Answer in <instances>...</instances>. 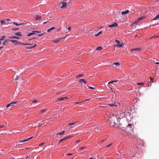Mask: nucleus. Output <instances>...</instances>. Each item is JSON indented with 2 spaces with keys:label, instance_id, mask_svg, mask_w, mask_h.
Wrapping results in <instances>:
<instances>
[{
  "label": "nucleus",
  "instance_id": "49",
  "mask_svg": "<svg viewBox=\"0 0 159 159\" xmlns=\"http://www.w3.org/2000/svg\"><path fill=\"white\" fill-rule=\"evenodd\" d=\"M68 155V156H70V155H73V154L72 153H68L67 154Z\"/></svg>",
  "mask_w": 159,
  "mask_h": 159
},
{
  "label": "nucleus",
  "instance_id": "54",
  "mask_svg": "<svg viewBox=\"0 0 159 159\" xmlns=\"http://www.w3.org/2000/svg\"><path fill=\"white\" fill-rule=\"evenodd\" d=\"M62 141H63V140H62V139H61L60 140V141H59V143H61V142H62Z\"/></svg>",
  "mask_w": 159,
  "mask_h": 159
},
{
  "label": "nucleus",
  "instance_id": "64",
  "mask_svg": "<svg viewBox=\"0 0 159 159\" xmlns=\"http://www.w3.org/2000/svg\"><path fill=\"white\" fill-rule=\"evenodd\" d=\"M89 159H93V158L92 157H90V158H89Z\"/></svg>",
  "mask_w": 159,
  "mask_h": 159
},
{
  "label": "nucleus",
  "instance_id": "26",
  "mask_svg": "<svg viewBox=\"0 0 159 159\" xmlns=\"http://www.w3.org/2000/svg\"><path fill=\"white\" fill-rule=\"evenodd\" d=\"M102 33V31H100L98 34H95V35L96 36H98L99 35H100Z\"/></svg>",
  "mask_w": 159,
  "mask_h": 159
},
{
  "label": "nucleus",
  "instance_id": "62",
  "mask_svg": "<svg viewBox=\"0 0 159 159\" xmlns=\"http://www.w3.org/2000/svg\"><path fill=\"white\" fill-rule=\"evenodd\" d=\"M90 100V99H87L86 100H85L84 101H88V100Z\"/></svg>",
  "mask_w": 159,
  "mask_h": 159
},
{
  "label": "nucleus",
  "instance_id": "57",
  "mask_svg": "<svg viewBox=\"0 0 159 159\" xmlns=\"http://www.w3.org/2000/svg\"><path fill=\"white\" fill-rule=\"evenodd\" d=\"M113 82H116L118 81V80H113Z\"/></svg>",
  "mask_w": 159,
  "mask_h": 159
},
{
  "label": "nucleus",
  "instance_id": "30",
  "mask_svg": "<svg viewBox=\"0 0 159 159\" xmlns=\"http://www.w3.org/2000/svg\"><path fill=\"white\" fill-rule=\"evenodd\" d=\"M83 76V75L82 74H79V75H78L77 76V77L78 78V77H81L82 76Z\"/></svg>",
  "mask_w": 159,
  "mask_h": 159
},
{
  "label": "nucleus",
  "instance_id": "28",
  "mask_svg": "<svg viewBox=\"0 0 159 159\" xmlns=\"http://www.w3.org/2000/svg\"><path fill=\"white\" fill-rule=\"evenodd\" d=\"M1 24L2 25L3 24H5V20H1Z\"/></svg>",
  "mask_w": 159,
  "mask_h": 159
},
{
  "label": "nucleus",
  "instance_id": "6",
  "mask_svg": "<svg viewBox=\"0 0 159 159\" xmlns=\"http://www.w3.org/2000/svg\"><path fill=\"white\" fill-rule=\"evenodd\" d=\"M118 25L117 24L116 22H114L111 25H109L108 27L110 28H112Z\"/></svg>",
  "mask_w": 159,
  "mask_h": 159
},
{
  "label": "nucleus",
  "instance_id": "20",
  "mask_svg": "<svg viewBox=\"0 0 159 159\" xmlns=\"http://www.w3.org/2000/svg\"><path fill=\"white\" fill-rule=\"evenodd\" d=\"M36 45H37L36 44H35L34 46H31V47H28V48L26 47V48L27 49H31L35 47L36 46Z\"/></svg>",
  "mask_w": 159,
  "mask_h": 159
},
{
  "label": "nucleus",
  "instance_id": "3",
  "mask_svg": "<svg viewBox=\"0 0 159 159\" xmlns=\"http://www.w3.org/2000/svg\"><path fill=\"white\" fill-rule=\"evenodd\" d=\"M141 48H139L131 49V51L132 52H138L141 51Z\"/></svg>",
  "mask_w": 159,
  "mask_h": 159
},
{
  "label": "nucleus",
  "instance_id": "7",
  "mask_svg": "<svg viewBox=\"0 0 159 159\" xmlns=\"http://www.w3.org/2000/svg\"><path fill=\"white\" fill-rule=\"evenodd\" d=\"M9 41L12 42L13 43H15L16 44L17 43L20 44L21 42H18L17 40H10Z\"/></svg>",
  "mask_w": 159,
  "mask_h": 159
},
{
  "label": "nucleus",
  "instance_id": "4",
  "mask_svg": "<svg viewBox=\"0 0 159 159\" xmlns=\"http://www.w3.org/2000/svg\"><path fill=\"white\" fill-rule=\"evenodd\" d=\"M144 18V17H143V16H141V17H139L138 18V19H137V20L135 21L134 23L136 24V25H137L139 22V21L143 20V19Z\"/></svg>",
  "mask_w": 159,
  "mask_h": 159
},
{
  "label": "nucleus",
  "instance_id": "46",
  "mask_svg": "<svg viewBox=\"0 0 159 159\" xmlns=\"http://www.w3.org/2000/svg\"><path fill=\"white\" fill-rule=\"evenodd\" d=\"M44 144V143H42L39 144V146H41Z\"/></svg>",
  "mask_w": 159,
  "mask_h": 159
},
{
  "label": "nucleus",
  "instance_id": "55",
  "mask_svg": "<svg viewBox=\"0 0 159 159\" xmlns=\"http://www.w3.org/2000/svg\"><path fill=\"white\" fill-rule=\"evenodd\" d=\"M33 137H30V138H29L28 139H28V140H29L30 139H31Z\"/></svg>",
  "mask_w": 159,
  "mask_h": 159
},
{
  "label": "nucleus",
  "instance_id": "5",
  "mask_svg": "<svg viewBox=\"0 0 159 159\" xmlns=\"http://www.w3.org/2000/svg\"><path fill=\"white\" fill-rule=\"evenodd\" d=\"M16 102H17L16 101L12 102L11 103L7 105L6 106V107L7 108L10 107H12L14 105V104H16Z\"/></svg>",
  "mask_w": 159,
  "mask_h": 159
},
{
  "label": "nucleus",
  "instance_id": "32",
  "mask_svg": "<svg viewBox=\"0 0 159 159\" xmlns=\"http://www.w3.org/2000/svg\"><path fill=\"white\" fill-rule=\"evenodd\" d=\"M144 84L143 83H137V85H143Z\"/></svg>",
  "mask_w": 159,
  "mask_h": 159
},
{
  "label": "nucleus",
  "instance_id": "14",
  "mask_svg": "<svg viewBox=\"0 0 159 159\" xmlns=\"http://www.w3.org/2000/svg\"><path fill=\"white\" fill-rule=\"evenodd\" d=\"M129 12V11L128 10H126L125 11H122L121 12V14L122 15H124L125 14H126L128 13Z\"/></svg>",
  "mask_w": 159,
  "mask_h": 159
},
{
  "label": "nucleus",
  "instance_id": "43",
  "mask_svg": "<svg viewBox=\"0 0 159 159\" xmlns=\"http://www.w3.org/2000/svg\"><path fill=\"white\" fill-rule=\"evenodd\" d=\"M44 34V33H43L41 34H39L38 35V36H42Z\"/></svg>",
  "mask_w": 159,
  "mask_h": 159
},
{
  "label": "nucleus",
  "instance_id": "29",
  "mask_svg": "<svg viewBox=\"0 0 159 159\" xmlns=\"http://www.w3.org/2000/svg\"><path fill=\"white\" fill-rule=\"evenodd\" d=\"M65 131H62V132L58 133V134L59 135L63 134L65 133Z\"/></svg>",
  "mask_w": 159,
  "mask_h": 159
},
{
  "label": "nucleus",
  "instance_id": "19",
  "mask_svg": "<svg viewBox=\"0 0 159 159\" xmlns=\"http://www.w3.org/2000/svg\"><path fill=\"white\" fill-rule=\"evenodd\" d=\"M34 34H35V32H34V31H33L32 32L29 34H28V35H27V36H31L32 35H33Z\"/></svg>",
  "mask_w": 159,
  "mask_h": 159
},
{
  "label": "nucleus",
  "instance_id": "61",
  "mask_svg": "<svg viewBox=\"0 0 159 159\" xmlns=\"http://www.w3.org/2000/svg\"><path fill=\"white\" fill-rule=\"evenodd\" d=\"M85 148V147H82V148H80V149H83V148Z\"/></svg>",
  "mask_w": 159,
  "mask_h": 159
},
{
  "label": "nucleus",
  "instance_id": "44",
  "mask_svg": "<svg viewBox=\"0 0 159 159\" xmlns=\"http://www.w3.org/2000/svg\"><path fill=\"white\" fill-rule=\"evenodd\" d=\"M89 88L90 89H94V88L93 87H91V86L89 87Z\"/></svg>",
  "mask_w": 159,
  "mask_h": 159
},
{
  "label": "nucleus",
  "instance_id": "58",
  "mask_svg": "<svg viewBox=\"0 0 159 159\" xmlns=\"http://www.w3.org/2000/svg\"><path fill=\"white\" fill-rule=\"evenodd\" d=\"M48 22V21H46V22H44L43 23L44 24H46V23H47Z\"/></svg>",
  "mask_w": 159,
  "mask_h": 159
},
{
  "label": "nucleus",
  "instance_id": "63",
  "mask_svg": "<svg viewBox=\"0 0 159 159\" xmlns=\"http://www.w3.org/2000/svg\"><path fill=\"white\" fill-rule=\"evenodd\" d=\"M18 145H21V143H18Z\"/></svg>",
  "mask_w": 159,
  "mask_h": 159
},
{
  "label": "nucleus",
  "instance_id": "45",
  "mask_svg": "<svg viewBox=\"0 0 159 159\" xmlns=\"http://www.w3.org/2000/svg\"><path fill=\"white\" fill-rule=\"evenodd\" d=\"M113 83V81H111L109 82L108 83V84H111V83Z\"/></svg>",
  "mask_w": 159,
  "mask_h": 159
},
{
  "label": "nucleus",
  "instance_id": "8",
  "mask_svg": "<svg viewBox=\"0 0 159 159\" xmlns=\"http://www.w3.org/2000/svg\"><path fill=\"white\" fill-rule=\"evenodd\" d=\"M108 105L111 107H116L118 106L117 105L115 104V102H114L113 103L108 104Z\"/></svg>",
  "mask_w": 159,
  "mask_h": 159
},
{
  "label": "nucleus",
  "instance_id": "1",
  "mask_svg": "<svg viewBox=\"0 0 159 159\" xmlns=\"http://www.w3.org/2000/svg\"><path fill=\"white\" fill-rule=\"evenodd\" d=\"M111 125L115 127H118L119 125L118 119L116 118H111L110 120Z\"/></svg>",
  "mask_w": 159,
  "mask_h": 159
},
{
  "label": "nucleus",
  "instance_id": "40",
  "mask_svg": "<svg viewBox=\"0 0 159 159\" xmlns=\"http://www.w3.org/2000/svg\"><path fill=\"white\" fill-rule=\"evenodd\" d=\"M13 24H14V25H19V24H17V23H16L15 22H13Z\"/></svg>",
  "mask_w": 159,
  "mask_h": 159
},
{
  "label": "nucleus",
  "instance_id": "24",
  "mask_svg": "<svg viewBox=\"0 0 159 159\" xmlns=\"http://www.w3.org/2000/svg\"><path fill=\"white\" fill-rule=\"evenodd\" d=\"M28 141V139H24L23 140H22L21 141H20L18 142V143H22L25 142H26Z\"/></svg>",
  "mask_w": 159,
  "mask_h": 159
},
{
  "label": "nucleus",
  "instance_id": "18",
  "mask_svg": "<svg viewBox=\"0 0 159 159\" xmlns=\"http://www.w3.org/2000/svg\"><path fill=\"white\" fill-rule=\"evenodd\" d=\"M41 18V16H37L36 17L35 20H40Z\"/></svg>",
  "mask_w": 159,
  "mask_h": 159
},
{
  "label": "nucleus",
  "instance_id": "10",
  "mask_svg": "<svg viewBox=\"0 0 159 159\" xmlns=\"http://www.w3.org/2000/svg\"><path fill=\"white\" fill-rule=\"evenodd\" d=\"M9 40H10L9 39H6L2 43V44L4 45H7L8 44V41H9Z\"/></svg>",
  "mask_w": 159,
  "mask_h": 159
},
{
  "label": "nucleus",
  "instance_id": "22",
  "mask_svg": "<svg viewBox=\"0 0 159 159\" xmlns=\"http://www.w3.org/2000/svg\"><path fill=\"white\" fill-rule=\"evenodd\" d=\"M77 122H74L72 123H70L68 124V125H67V126H69V125H74Z\"/></svg>",
  "mask_w": 159,
  "mask_h": 159
},
{
  "label": "nucleus",
  "instance_id": "27",
  "mask_svg": "<svg viewBox=\"0 0 159 159\" xmlns=\"http://www.w3.org/2000/svg\"><path fill=\"white\" fill-rule=\"evenodd\" d=\"M5 36H2L0 39V41L2 40L5 38Z\"/></svg>",
  "mask_w": 159,
  "mask_h": 159
},
{
  "label": "nucleus",
  "instance_id": "25",
  "mask_svg": "<svg viewBox=\"0 0 159 159\" xmlns=\"http://www.w3.org/2000/svg\"><path fill=\"white\" fill-rule=\"evenodd\" d=\"M113 64H114L115 66H119L120 65V63L119 62L114 63Z\"/></svg>",
  "mask_w": 159,
  "mask_h": 159
},
{
  "label": "nucleus",
  "instance_id": "2",
  "mask_svg": "<svg viewBox=\"0 0 159 159\" xmlns=\"http://www.w3.org/2000/svg\"><path fill=\"white\" fill-rule=\"evenodd\" d=\"M67 1V0H65L64 1L60 3V5H62L61 7V8H64L66 7L67 3L66 2H65V1L66 2Z\"/></svg>",
  "mask_w": 159,
  "mask_h": 159
},
{
  "label": "nucleus",
  "instance_id": "41",
  "mask_svg": "<svg viewBox=\"0 0 159 159\" xmlns=\"http://www.w3.org/2000/svg\"><path fill=\"white\" fill-rule=\"evenodd\" d=\"M73 136L71 135H70V136H69L67 137H66V138H67V139H68L69 138H71Z\"/></svg>",
  "mask_w": 159,
  "mask_h": 159
},
{
  "label": "nucleus",
  "instance_id": "48",
  "mask_svg": "<svg viewBox=\"0 0 159 159\" xmlns=\"http://www.w3.org/2000/svg\"><path fill=\"white\" fill-rule=\"evenodd\" d=\"M26 23H20V24H19V25H25V24Z\"/></svg>",
  "mask_w": 159,
  "mask_h": 159
},
{
  "label": "nucleus",
  "instance_id": "21",
  "mask_svg": "<svg viewBox=\"0 0 159 159\" xmlns=\"http://www.w3.org/2000/svg\"><path fill=\"white\" fill-rule=\"evenodd\" d=\"M55 27H52L51 28L49 29L48 31H47V32H50L52 30H54V29H55Z\"/></svg>",
  "mask_w": 159,
  "mask_h": 159
},
{
  "label": "nucleus",
  "instance_id": "38",
  "mask_svg": "<svg viewBox=\"0 0 159 159\" xmlns=\"http://www.w3.org/2000/svg\"><path fill=\"white\" fill-rule=\"evenodd\" d=\"M67 138H66V137L65 138H64L62 139L63 141L65 140H67Z\"/></svg>",
  "mask_w": 159,
  "mask_h": 159
},
{
  "label": "nucleus",
  "instance_id": "35",
  "mask_svg": "<svg viewBox=\"0 0 159 159\" xmlns=\"http://www.w3.org/2000/svg\"><path fill=\"white\" fill-rule=\"evenodd\" d=\"M34 32L35 33H41V31H34Z\"/></svg>",
  "mask_w": 159,
  "mask_h": 159
},
{
  "label": "nucleus",
  "instance_id": "50",
  "mask_svg": "<svg viewBox=\"0 0 159 159\" xmlns=\"http://www.w3.org/2000/svg\"><path fill=\"white\" fill-rule=\"evenodd\" d=\"M4 127V126L3 125H0V128H2Z\"/></svg>",
  "mask_w": 159,
  "mask_h": 159
},
{
  "label": "nucleus",
  "instance_id": "53",
  "mask_svg": "<svg viewBox=\"0 0 159 159\" xmlns=\"http://www.w3.org/2000/svg\"><path fill=\"white\" fill-rule=\"evenodd\" d=\"M80 140H78V141H76L75 142V143H78V142H80Z\"/></svg>",
  "mask_w": 159,
  "mask_h": 159
},
{
  "label": "nucleus",
  "instance_id": "23",
  "mask_svg": "<svg viewBox=\"0 0 159 159\" xmlns=\"http://www.w3.org/2000/svg\"><path fill=\"white\" fill-rule=\"evenodd\" d=\"M102 47L101 46H99V47H98L96 49V50H102Z\"/></svg>",
  "mask_w": 159,
  "mask_h": 159
},
{
  "label": "nucleus",
  "instance_id": "59",
  "mask_svg": "<svg viewBox=\"0 0 159 159\" xmlns=\"http://www.w3.org/2000/svg\"><path fill=\"white\" fill-rule=\"evenodd\" d=\"M156 64H159V62H157L155 63Z\"/></svg>",
  "mask_w": 159,
  "mask_h": 159
},
{
  "label": "nucleus",
  "instance_id": "42",
  "mask_svg": "<svg viewBox=\"0 0 159 159\" xmlns=\"http://www.w3.org/2000/svg\"><path fill=\"white\" fill-rule=\"evenodd\" d=\"M19 28H16V29H15V28H13L12 29V30H19Z\"/></svg>",
  "mask_w": 159,
  "mask_h": 159
},
{
  "label": "nucleus",
  "instance_id": "47",
  "mask_svg": "<svg viewBox=\"0 0 159 159\" xmlns=\"http://www.w3.org/2000/svg\"><path fill=\"white\" fill-rule=\"evenodd\" d=\"M112 143H111V144H110L109 145H107V146L106 147H107H107H108L112 145Z\"/></svg>",
  "mask_w": 159,
  "mask_h": 159
},
{
  "label": "nucleus",
  "instance_id": "56",
  "mask_svg": "<svg viewBox=\"0 0 159 159\" xmlns=\"http://www.w3.org/2000/svg\"><path fill=\"white\" fill-rule=\"evenodd\" d=\"M33 137H30V138H29L28 139H28V140H29L30 139H31Z\"/></svg>",
  "mask_w": 159,
  "mask_h": 159
},
{
  "label": "nucleus",
  "instance_id": "51",
  "mask_svg": "<svg viewBox=\"0 0 159 159\" xmlns=\"http://www.w3.org/2000/svg\"><path fill=\"white\" fill-rule=\"evenodd\" d=\"M158 37L157 36H152V39L154 38H156V37Z\"/></svg>",
  "mask_w": 159,
  "mask_h": 159
},
{
  "label": "nucleus",
  "instance_id": "12",
  "mask_svg": "<svg viewBox=\"0 0 159 159\" xmlns=\"http://www.w3.org/2000/svg\"><path fill=\"white\" fill-rule=\"evenodd\" d=\"M68 98L67 97H63V98H58V101H61L65 99H68Z\"/></svg>",
  "mask_w": 159,
  "mask_h": 159
},
{
  "label": "nucleus",
  "instance_id": "39",
  "mask_svg": "<svg viewBox=\"0 0 159 159\" xmlns=\"http://www.w3.org/2000/svg\"><path fill=\"white\" fill-rule=\"evenodd\" d=\"M37 102V100H33L32 101V102L33 103H35V102Z\"/></svg>",
  "mask_w": 159,
  "mask_h": 159
},
{
  "label": "nucleus",
  "instance_id": "11",
  "mask_svg": "<svg viewBox=\"0 0 159 159\" xmlns=\"http://www.w3.org/2000/svg\"><path fill=\"white\" fill-rule=\"evenodd\" d=\"M124 43H119L118 44L116 45V46H118L119 47L122 48L124 46Z\"/></svg>",
  "mask_w": 159,
  "mask_h": 159
},
{
  "label": "nucleus",
  "instance_id": "37",
  "mask_svg": "<svg viewBox=\"0 0 159 159\" xmlns=\"http://www.w3.org/2000/svg\"><path fill=\"white\" fill-rule=\"evenodd\" d=\"M20 44H24V45H31V44H29L28 43H25L24 44V43H21Z\"/></svg>",
  "mask_w": 159,
  "mask_h": 159
},
{
  "label": "nucleus",
  "instance_id": "15",
  "mask_svg": "<svg viewBox=\"0 0 159 159\" xmlns=\"http://www.w3.org/2000/svg\"><path fill=\"white\" fill-rule=\"evenodd\" d=\"M61 40V39L60 38H58L57 39H55L54 40H53L52 41L54 43H57L59 41H60Z\"/></svg>",
  "mask_w": 159,
  "mask_h": 159
},
{
  "label": "nucleus",
  "instance_id": "13",
  "mask_svg": "<svg viewBox=\"0 0 159 159\" xmlns=\"http://www.w3.org/2000/svg\"><path fill=\"white\" fill-rule=\"evenodd\" d=\"M8 38L10 39H20L19 37L15 36H13L11 37H9Z\"/></svg>",
  "mask_w": 159,
  "mask_h": 159
},
{
  "label": "nucleus",
  "instance_id": "34",
  "mask_svg": "<svg viewBox=\"0 0 159 159\" xmlns=\"http://www.w3.org/2000/svg\"><path fill=\"white\" fill-rule=\"evenodd\" d=\"M115 41L118 44L119 43H120V41L118 40H117V39H116L115 40Z\"/></svg>",
  "mask_w": 159,
  "mask_h": 159
},
{
  "label": "nucleus",
  "instance_id": "16",
  "mask_svg": "<svg viewBox=\"0 0 159 159\" xmlns=\"http://www.w3.org/2000/svg\"><path fill=\"white\" fill-rule=\"evenodd\" d=\"M14 35L19 36H22L21 33L20 32H18L17 33H15Z\"/></svg>",
  "mask_w": 159,
  "mask_h": 159
},
{
  "label": "nucleus",
  "instance_id": "52",
  "mask_svg": "<svg viewBox=\"0 0 159 159\" xmlns=\"http://www.w3.org/2000/svg\"><path fill=\"white\" fill-rule=\"evenodd\" d=\"M71 29V28L70 27H68V29L69 31H70Z\"/></svg>",
  "mask_w": 159,
  "mask_h": 159
},
{
  "label": "nucleus",
  "instance_id": "31",
  "mask_svg": "<svg viewBox=\"0 0 159 159\" xmlns=\"http://www.w3.org/2000/svg\"><path fill=\"white\" fill-rule=\"evenodd\" d=\"M19 76L18 75H16V78L14 79L15 80H16L18 79Z\"/></svg>",
  "mask_w": 159,
  "mask_h": 159
},
{
  "label": "nucleus",
  "instance_id": "17",
  "mask_svg": "<svg viewBox=\"0 0 159 159\" xmlns=\"http://www.w3.org/2000/svg\"><path fill=\"white\" fill-rule=\"evenodd\" d=\"M157 19H159V13L152 20H156Z\"/></svg>",
  "mask_w": 159,
  "mask_h": 159
},
{
  "label": "nucleus",
  "instance_id": "60",
  "mask_svg": "<svg viewBox=\"0 0 159 159\" xmlns=\"http://www.w3.org/2000/svg\"><path fill=\"white\" fill-rule=\"evenodd\" d=\"M6 20L9 21L10 20V19H6Z\"/></svg>",
  "mask_w": 159,
  "mask_h": 159
},
{
  "label": "nucleus",
  "instance_id": "36",
  "mask_svg": "<svg viewBox=\"0 0 159 159\" xmlns=\"http://www.w3.org/2000/svg\"><path fill=\"white\" fill-rule=\"evenodd\" d=\"M70 2L67 3L68 5H70V4L71 3V0H70Z\"/></svg>",
  "mask_w": 159,
  "mask_h": 159
},
{
  "label": "nucleus",
  "instance_id": "33",
  "mask_svg": "<svg viewBox=\"0 0 159 159\" xmlns=\"http://www.w3.org/2000/svg\"><path fill=\"white\" fill-rule=\"evenodd\" d=\"M46 111V109H43L40 111V113H43L45 111Z\"/></svg>",
  "mask_w": 159,
  "mask_h": 159
},
{
  "label": "nucleus",
  "instance_id": "9",
  "mask_svg": "<svg viewBox=\"0 0 159 159\" xmlns=\"http://www.w3.org/2000/svg\"><path fill=\"white\" fill-rule=\"evenodd\" d=\"M79 82L81 84H82V83L86 84L87 83V82L84 79H81L79 80Z\"/></svg>",
  "mask_w": 159,
  "mask_h": 159
}]
</instances>
